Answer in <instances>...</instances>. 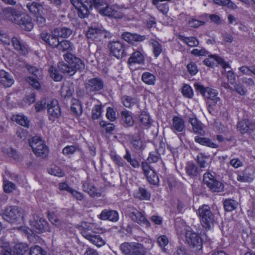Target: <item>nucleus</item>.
<instances>
[{
  "label": "nucleus",
  "instance_id": "obj_1",
  "mask_svg": "<svg viewBox=\"0 0 255 255\" xmlns=\"http://www.w3.org/2000/svg\"><path fill=\"white\" fill-rule=\"evenodd\" d=\"M93 226L92 224L81 223V227L83 228L81 234L94 245L97 247H101L106 244V241L102 237L96 234L103 232V229L101 228H93Z\"/></svg>",
  "mask_w": 255,
  "mask_h": 255
},
{
  "label": "nucleus",
  "instance_id": "obj_2",
  "mask_svg": "<svg viewBox=\"0 0 255 255\" xmlns=\"http://www.w3.org/2000/svg\"><path fill=\"white\" fill-rule=\"evenodd\" d=\"M64 58L67 63H59V70L70 76L73 75L76 71V65L79 62V59L71 53L65 54Z\"/></svg>",
  "mask_w": 255,
  "mask_h": 255
},
{
  "label": "nucleus",
  "instance_id": "obj_3",
  "mask_svg": "<svg viewBox=\"0 0 255 255\" xmlns=\"http://www.w3.org/2000/svg\"><path fill=\"white\" fill-rule=\"evenodd\" d=\"M31 229L26 227H20L18 228L21 232L28 235L30 232H35L38 233L48 231L49 227L47 222L42 218L36 217L34 220L30 221Z\"/></svg>",
  "mask_w": 255,
  "mask_h": 255
},
{
  "label": "nucleus",
  "instance_id": "obj_4",
  "mask_svg": "<svg viewBox=\"0 0 255 255\" xmlns=\"http://www.w3.org/2000/svg\"><path fill=\"white\" fill-rule=\"evenodd\" d=\"M3 218L11 223H20L23 220L22 213L16 206L6 207L2 213Z\"/></svg>",
  "mask_w": 255,
  "mask_h": 255
},
{
  "label": "nucleus",
  "instance_id": "obj_5",
  "mask_svg": "<svg viewBox=\"0 0 255 255\" xmlns=\"http://www.w3.org/2000/svg\"><path fill=\"white\" fill-rule=\"evenodd\" d=\"M198 214L203 226L209 229L214 224V216L210 208L207 205H204L198 210Z\"/></svg>",
  "mask_w": 255,
  "mask_h": 255
},
{
  "label": "nucleus",
  "instance_id": "obj_6",
  "mask_svg": "<svg viewBox=\"0 0 255 255\" xmlns=\"http://www.w3.org/2000/svg\"><path fill=\"white\" fill-rule=\"evenodd\" d=\"M34 154L37 156L45 157L48 150L42 139L38 136L32 137L29 141Z\"/></svg>",
  "mask_w": 255,
  "mask_h": 255
},
{
  "label": "nucleus",
  "instance_id": "obj_7",
  "mask_svg": "<svg viewBox=\"0 0 255 255\" xmlns=\"http://www.w3.org/2000/svg\"><path fill=\"white\" fill-rule=\"evenodd\" d=\"M88 38L92 39L95 42H101L104 39L111 37L109 32L105 30L102 26H93L89 28L86 33Z\"/></svg>",
  "mask_w": 255,
  "mask_h": 255
},
{
  "label": "nucleus",
  "instance_id": "obj_8",
  "mask_svg": "<svg viewBox=\"0 0 255 255\" xmlns=\"http://www.w3.org/2000/svg\"><path fill=\"white\" fill-rule=\"evenodd\" d=\"M120 250L125 255H140L144 250L143 246L137 243H124L121 245Z\"/></svg>",
  "mask_w": 255,
  "mask_h": 255
},
{
  "label": "nucleus",
  "instance_id": "obj_9",
  "mask_svg": "<svg viewBox=\"0 0 255 255\" xmlns=\"http://www.w3.org/2000/svg\"><path fill=\"white\" fill-rule=\"evenodd\" d=\"M195 89L199 92L205 98L212 101L214 104H218L220 103V98L218 96V92L210 88H205L199 83H195Z\"/></svg>",
  "mask_w": 255,
  "mask_h": 255
},
{
  "label": "nucleus",
  "instance_id": "obj_10",
  "mask_svg": "<svg viewBox=\"0 0 255 255\" xmlns=\"http://www.w3.org/2000/svg\"><path fill=\"white\" fill-rule=\"evenodd\" d=\"M203 182L213 192H219L223 189V184L216 180L214 177L210 173L204 174Z\"/></svg>",
  "mask_w": 255,
  "mask_h": 255
},
{
  "label": "nucleus",
  "instance_id": "obj_11",
  "mask_svg": "<svg viewBox=\"0 0 255 255\" xmlns=\"http://www.w3.org/2000/svg\"><path fill=\"white\" fill-rule=\"evenodd\" d=\"M186 241L192 248L200 250L202 248V241L200 236L195 232L187 231L186 232Z\"/></svg>",
  "mask_w": 255,
  "mask_h": 255
},
{
  "label": "nucleus",
  "instance_id": "obj_12",
  "mask_svg": "<svg viewBox=\"0 0 255 255\" xmlns=\"http://www.w3.org/2000/svg\"><path fill=\"white\" fill-rule=\"evenodd\" d=\"M47 108L50 120L54 121L60 116V110L57 100L53 99L48 102Z\"/></svg>",
  "mask_w": 255,
  "mask_h": 255
},
{
  "label": "nucleus",
  "instance_id": "obj_13",
  "mask_svg": "<svg viewBox=\"0 0 255 255\" xmlns=\"http://www.w3.org/2000/svg\"><path fill=\"white\" fill-rule=\"evenodd\" d=\"M111 53L117 58L125 56V50L123 44L119 41H111L108 44Z\"/></svg>",
  "mask_w": 255,
  "mask_h": 255
},
{
  "label": "nucleus",
  "instance_id": "obj_14",
  "mask_svg": "<svg viewBox=\"0 0 255 255\" xmlns=\"http://www.w3.org/2000/svg\"><path fill=\"white\" fill-rule=\"evenodd\" d=\"M15 24L20 25L21 29L26 31H30L33 27L31 18L28 15L25 14H20L18 16Z\"/></svg>",
  "mask_w": 255,
  "mask_h": 255
},
{
  "label": "nucleus",
  "instance_id": "obj_15",
  "mask_svg": "<svg viewBox=\"0 0 255 255\" xmlns=\"http://www.w3.org/2000/svg\"><path fill=\"white\" fill-rule=\"evenodd\" d=\"M99 13L105 16H107L114 18H122L123 13L119 10L113 9L112 7L106 5V7L99 8Z\"/></svg>",
  "mask_w": 255,
  "mask_h": 255
},
{
  "label": "nucleus",
  "instance_id": "obj_16",
  "mask_svg": "<svg viewBox=\"0 0 255 255\" xmlns=\"http://www.w3.org/2000/svg\"><path fill=\"white\" fill-rule=\"evenodd\" d=\"M129 216L131 219L138 223V224L144 226L145 227L150 226V223L145 218L144 216L138 211L132 212L129 214Z\"/></svg>",
  "mask_w": 255,
  "mask_h": 255
},
{
  "label": "nucleus",
  "instance_id": "obj_17",
  "mask_svg": "<svg viewBox=\"0 0 255 255\" xmlns=\"http://www.w3.org/2000/svg\"><path fill=\"white\" fill-rule=\"evenodd\" d=\"M103 82L98 78H95L89 80L86 84L87 90L89 91H97L103 89Z\"/></svg>",
  "mask_w": 255,
  "mask_h": 255
},
{
  "label": "nucleus",
  "instance_id": "obj_18",
  "mask_svg": "<svg viewBox=\"0 0 255 255\" xmlns=\"http://www.w3.org/2000/svg\"><path fill=\"white\" fill-rule=\"evenodd\" d=\"M203 62L206 66L209 67L214 66L216 63L220 64L222 68L228 66V63L225 62L223 59L216 55L209 56L208 58L205 59Z\"/></svg>",
  "mask_w": 255,
  "mask_h": 255
},
{
  "label": "nucleus",
  "instance_id": "obj_19",
  "mask_svg": "<svg viewBox=\"0 0 255 255\" xmlns=\"http://www.w3.org/2000/svg\"><path fill=\"white\" fill-rule=\"evenodd\" d=\"M99 218L101 220H108L112 222H117L119 219V214L116 211L104 210L99 215Z\"/></svg>",
  "mask_w": 255,
  "mask_h": 255
},
{
  "label": "nucleus",
  "instance_id": "obj_20",
  "mask_svg": "<svg viewBox=\"0 0 255 255\" xmlns=\"http://www.w3.org/2000/svg\"><path fill=\"white\" fill-rule=\"evenodd\" d=\"M14 82L12 76L3 70H0V83L5 87H11Z\"/></svg>",
  "mask_w": 255,
  "mask_h": 255
},
{
  "label": "nucleus",
  "instance_id": "obj_21",
  "mask_svg": "<svg viewBox=\"0 0 255 255\" xmlns=\"http://www.w3.org/2000/svg\"><path fill=\"white\" fill-rule=\"evenodd\" d=\"M237 127L242 133H251L255 128V125L248 120H244L239 122Z\"/></svg>",
  "mask_w": 255,
  "mask_h": 255
},
{
  "label": "nucleus",
  "instance_id": "obj_22",
  "mask_svg": "<svg viewBox=\"0 0 255 255\" xmlns=\"http://www.w3.org/2000/svg\"><path fill=\"white\" fill-rule=\"evenodd\" d=\"M122 38L129 43H133L134 42H141L143 41L145 39V36L125 32L123 33Z\"/></svg>",
  "mask_w": 255,
  "mask_h": 255
},
{
  "label": "nucleus",
  "instance_id": "obj_23",
  "mask_svg": "<svg viewBox=\"0 0 255 255\" xmlns=\"http://www.w3.org/2000/svg\"><path fill=\"white\" fill-rule=\"evenodd\" d=\"M41 39L49 45L55 47L58 42V38L56 35H54V31H51V33L43 32L41 34Z\"/></svg>",
  "mask_w": 255,
  "mask_h": 255
},
{
  "label": "nucleus",
  "instance_id": "obj_24",
  "mask_svg": "<svg viewBox=\"0 0 255 255\" xmlns=\"http://www.w3.org/2000/svg\"><path fill=\"white\" fill-rule=\"evenodd\" d=\"M82 187L83 190L92 197H99L102 195V193L100 190L97 189L94 185L90 184L89 182H84L83 184Z\"/></svg>",
  "mask_w": 255,
  "mask_h": 255
},
{
  "label": "nucleus",
  "instance_id": "obj_25",
  "mask_svg": "<svg viewBox=\"0 0 255 255\" xmlns=\"http://www.w3.org/2000/svg\"><path fill=\"white\" fill-rule=\"evenodd\" d=\"M185 128V123L183 119L175 117L172 119V124L171 129L174 132H181Z\"/></svg>",
  "mask_w": 255,
  "mask_h": 255
},
{
  "label": "nucleus",
  "instance_id": "obj_26",
  "mask_svg": "<svg viewBox=\"0 0 255 255\" xmlns=\"http://www.w3.org/2000/svg\"><path fill=\"white\" fill-rule=\"evenodd\" d=\"M4 14L6 18L14 23H16L18 16L20 15L15 9L11 7L6 8L4 10Z\"/></svg>",
  "mask_w": 255,
  "mask_h": 255
},
{
  "label": "nucleus",
  "instance_id": "obj_27",
  "mask_svg": "<svg viewBox=\"0 0 255 255\" xmlns=\"http://www.w3.org/2000/svg\"><path fill=\"white\" fill-rule=\"evenodd\" d=\"M26 7L29 11L35 14H40L43 9L42 6L36 2H28L26 4Z\"/></svg>",
  "mask_w": 255,
  "mask_h": 255
},
{
  "label": "nucleus",
  "instance_id": "obj_28",
  "mask_svg": "<svg viewBox=\"0 0 255 255\" xmlns=\"http://www.w3.org/2000/svg\"><path fill=\"white\" fill-rule=\"evenodd\" d=\"M92 5L91 0H81V18L88 15Z\"/></svg>",
  "mask_w": 255,
  "mask_h": 255
},
{
  "label": "nucleus",
  "instance_id": "obj_29",
  "mask_svg": "<svg viewBox=\"0 0 255 255\" xmlns=\"http://www.w3.org/2000/svg\"><path fill=\"white\" fill-rule=\"evenodd\" d=\"M73 91V86L71 84L66 82L63 84L61 88V94L65 98H68L72 95Z\"/></svg>",
  "mask_w": 255,
  "mask_h": 255
},
{
  "label": "nucleus",
  "instance_id": "obj_30",
  "mask_svg": "<svg viewBox=\"0 0 255 255\" xmlns=\"http://www.w3.org/2000/svg\"><path fill=\"white\" fill-rule=\"evenodd\" d=\"M53 31L54 32V35H56L57 38L59 37L66 38L72 34V30L66 27L56 28Z\"/></svg>",
  "mask_w": 255,
  "mask_h": 255
},
{
  "label": "nucleus",
  "instance_id": "obj_31",
  "mask_svg": "<svg viewBox=\"0 0 255 255\" xmlns=\"http://www.w3.org/2000/svg\"><path fill=\"white\" fill-rule=\"evenodd\" d=\"M134 197L139 200H149L150 198V193L143 188L140 187L138 190L135 192Z\"/></svg>",
  "mask_w": 255,
  "mask_h": 255
},
{
  "label": "nucleus",
  "instance_id": "obj_32",
  "mask_svg": "<svg viewBox=\"0 0 255 255\" xmlns=\"http://www.w3.org/2000/svg\"><path fill=\"white\" fill-rule=\"evenodd\" d=\"M131 143L136 150H142L145 147V142L139 137L132 135Z\"/></svg>",
  "mask_w": 255,
  "mask_h": 255
},
{
  "label": "nucleus",
  "instance_id": "obj_33",
  "mask_svg": "<svg viewBox=\"0 0 255 255\" xmlns=\"http://www.w3.org/2000/svg\"><path fill=\"white\" fill-rule=\"evenodd\" d=\"M0 248L2 249L0 255H12L11 250L9 247V243L5 239H0Z\"/></svg>",
  "mask_w": 255,
  "mask_h": 255
},
{
  "label": "nucleus",
  "instance_id": "obj_34",
  "mask_svg": "<svg viewBox=\"0 0 255 255\" xmlns=\"http://www.w3.org/2000/svg\"><path fill=\"white\" fill-rule=\"evenodd\" d=\"M11 120L23 127H27L29 125V121L27 118L23 115H13L11 117Z\"/></svg>",
  "mask_w": 255,
  "mask_h": 255
},
{
  "label": "nucleus",
  "instance_id": "obj_35",
  "mask_svg": "<svg viewBox=\"0 0 255 255\" xmlns=\"http://www.w3.org/2000/svg\"><path fill=\"white\" fill-rule=\"evenodd\" d=\"M143 56L141 53L139 51H135L129 58L128 62L129 64L136 63L140 64L143 62Z\"/></svg>",
  "mask_w": 255,
  "mask_h": 255
},
{
  "label": "nucleus",
  "instance_id": "obj_36",
  "mask_svg": "<svg viewBox=\"0 0 255 255\" xmlns=\"http://www.w3.org/2000/svg\"><path fill=\"white\" fill-rule=\"evenodd\" d=\"M187 174L191 177L196 176L198 174V170L196 165L192 162H188L186 166Z\"/></svg>",
  "mask_w": 255,
  "mask_h": 255
},
{
  "label": "nucleus",
  "instance_id": "obj_37",
  "mask_svg": "<svg viewBox=\"0 0 255 255\" xmlns=\"http://www.w3.org/2000/svg\"><path fill=\"white\" fill-rule=\"evenodd\" d=\"M196 142L204 145H206L212 148H217L218 145L212 142L209 138L196 136L195 138Z\"/></svg>",
  "mask_w": 255,
  "mask_h": 255
},
{
  "label": "nucleus",
  "instance_id": "obj_38",
  "mask_svg": "<svg viewBox=\"0 0 255 255\" xmlns=\"http://www.w3.org/2000/svg\"><path fill=\"white\" fill-rule=\"evenodd\" d=\"M12 45L14 48L21 52L22 54H25L26 49L25 46L16 37H13L11 39Z\"/></svg>",
  "mask_w": 255,
  "mask_h": 255
},
{
  "label": "nucleus",
  "instance_id": "obj_39",
  "mask_svg": "<svg viewBox=\"0 0 255 255\" xmlns=\"http://www.w3.org/2000/svg\"><path fill=\"white\" fill-rule=\"evenodd\" d=\"M189 122L192 126L193 130L194 132L201 133L202 131V128L201 124L198 121L197 119L195 118H190L189 120Z\"/></svg>",
  "mask_w": 255,
  "mask_h": 255
},
{
  "label": "nucleus",
  "instance_id": "obj_40",
  "mask_svg": "<svg viewBox=\"0 0 255 255\" xmlns=\"http://www.w3.org/2000/svg\"><path fill=\"white\" fill-rule=\"evenodd\" d=\"M142 80L145 84L153 85L155 84V77L154 75L149 72H144L142 75Z\"/></svg>",
  "mask_w": 255,
  "mask_h": 255
},
{
  "label": "nucleus",
  "instance_id": "obj_41",
  "mask_svg": "<svg viewBox=\"0 0 255 255\" xmlns=\"http://www.w3.org/2000/svg\"><path fill=\"white\" fill-rule=\"evenodd\" d=\"M122 119L126 126H131L133 124V120L131 115L127 111L122 112Z\"/></svg>",
  "mask_w": 255,
  "mask_h": 255
},
{
  "label": "nucleus",
  "instance_id": "obj_42",
  "mask_svg": "<svg viewBox=\"0 0 255 255\" xmlns=\"http://www.w3.org/2000/svg\"><path fill=\"white\" fill-rule=\"evenodd\" d=\"M124 158L128 161L133 168H138L140 166L139 162L135 158H132L130 152L126 149V153Z\"/></svg>",
  "mask_w": 255,
  "mask_h": 255
},
{
  "label": "nucleus",
  "instance_id": "obj_43",
  "mask_svg": "<svg viewBox=\"0 0 255 255\" xmlns=\"http://www.w3.org/2000/svg\"><path fill=\"white\" fill-rule=\"evenodd\" d=\"M180 39L190 47L197 46L199 44L198 40L194 37H186L180 36Z\"/></svg>",
  "mask_w": 255,
  "mask_h": 255
},
{
  "label": "nucleus",
  "instance_id": "obj_44",
  "mask_svg": "<svg viewBox=\"0 0 255 255\" xmlns=\"http://www.w3.org/2000/svg\"><path fill=\"white\" fill-rule=\"evenodd\" d=\"M59 188L60 190H65L70 193L72 195L75 197L77 199L78 198L80 193L77 191L71 189L69 186L65 183H60L59 184Z\"/></svg>",
  "mask_w": 255,
  "mask_h": 255
},
{
  "label": "nucleus",
  "instance_id": "obj_45",
  "mask_svg": "<svg viewBox=\"0 0 255 255\" xmlns=\"http://www.w3.org/2000/svg\"><path fill=\"white\" fill-rule=\"evenodd\" d=\"M238 203L234 200L226 199L224 201V205L227 211H232L237 208Z\"/></svg>",
  "mask_w": 255,
  "mask_h": 255
},
{
  "label": "nucleus",
  "instance_id": "obj_46",
  "mask_svg": "<svg viewBox=\"0 0 255 255\" xmlns=\"http://www.w3.org/2000/svg\"><path fill=\"white\" fill-rule=\"evenodd\" d=\"M55 47H56L59 50L65 51L70 49L71 47V45L70 42L68 40H62L61 42H59L58 40Z\"/></svg>",
  "mask_w": 255,
  "mask_h": 255
},
{
  "label": "nucleus",
  "instance_id": "obj_47",
  "mask_svg": "<svg viewBox=\"0 0 255 255\" xmlns=\"http://www.w3.org/2000/svg\"><path fill=\"white\" fill-rule=\"evenodd\" d=\"M48 172L50 174L59 177H62L64 175L63 171L59 167L55 165L50 167L48 170Z\"/></svg>",
  "mask_w": 255,
  "mask_h": 255
},
{
  "label": "nucleus",
  "instance_id": "obj_48",
  "mask_svg": "<svg viewBox=\"0 0 255 255\" xmlns=\"http://www.w3.org/2000/svg\"><path fill=\"white\" fill-rule=\"evenodd\" d=\"M237 179L242 182H251L253 178L251 174L243 172L238 175Z\"/></svg>",
  "mask_w": 255,
  "mask_h": 255
},
{
  "label": "nucleus",
  "instance_id": "obj_49",
  "mask_svg": "<svg viewBox=\"0 0 255 255\" xmlns=\"http://www.w3.org/2000/svg\"><path fill=\"white\" fill-rule=\"evenodd\" d=\"M146 177L148 181L151 184L156 185L158 183V177L153 170H150Z\"/></svg>",
  "mask_w": 255,
  "mask_h": 255
},
{
  "label": "nucleus",
  "instance_id": "obj_50",
  "mask_svg": "<svg viewBox=\"0 0 255 255\" xmlns=\"http://www.w3.org/2000/svg\"><path fill=\"white\" fill-rule=\"evenodd\" d=\"M30 255H46V252L38 246H35L30 249Z\"/></svg>",
  "mask_w": 255,
  "mask_h": 255
},
{
  "label": "nucleus",
  "instance_id": "obj_51",
  "mask_svg": "<svg viewBox=\"0 0 255 255\" xmlns=\"http://www.w3.org/2000/svg\"><path fill=\"white\" fill-rule=\"evenodd\" d=\"M79 148L78 146H75L74 145H68L65 147L63 149V153L66 155L70 156L72 154H73L75 151H78Z\"/></svg>",
  "mask_w": 255,
  "mask_h": 255
},
{
  "label": "nucleus",
  "instance_id": "obj_52",
  "mask_svg": "<svg viewBox=\"0 0 255 255\" xmlns=\"http://www.w3.org/2000/svg\"><path fill=\"white\" fill-rule=\"evenodd\" d=\"M141 123L145 127H148L150 124L149 115L145 112H142L139 116Z\"/></svg>",
  "mask_w": 255,
  "mask_h": 255
},
{
  "label": "nucleus",
  "instance_id": "obj_53",
  "mask_svg": "<svg viewBox=\"0 0 255 255\" xmlns=\"http://www.w3.org/2000/svg\"><path fill=\"white\" fill-rule=\"evenodd\" d=\"M51 77L55 81H60L62 78V76L53 67H51L49 70Z\"/></svg>",
  "mask_w": 255,
  "mask_h": 255
},
{
  "label": "nucleus",
  "instance_id": "obj_54",
  "mask_svg": "<svg viewBox=\"0 0 255 255\" xmlns=\"http://www.w3.org/2000/svg\"><path fill=\"white\" fill-rule=\"evenodd\" d=\"M102 113L101 105H95L92 111V118L93 119H98L101 116Z\"/></svg>",
  "mask_w": 255,
  "mask_h": 255
},
{
  "label": "nucleus",
  "instance_id": "obj_55",
  "mask_svg": "<svg viewBox=\"0 0 255 255\" xmlns=\"http://www.w3.org/2000/svg\"><path fill=\"white\" fill-rule=\"evenodd\" d=\"M153 48V52L154 56L157 57L162 52V48L160 43L156 41H153L151 42Z\"/></svg>",
  "mask_w": 255,
  "mask_h": 255
},
{
  "label": "nucleus",
  "instance_id": "obj_56",
  "mask_svg": "<svg viewBox=\"0 0 255 255\" xmlns=\"http://www.w3.org/2000/svg\"><path fill=\"white\" fill-rule=\"evenodd\" d=\"M27 69L30 73L39 78L42 75V70L32 66H27Z\"/></svg>",
  "mask_w": 255,
  "mask_h": 255
},
{
  "label": "nucleus",
  "instance_id": "obj_57",
  "mask_svg": "<svg viewBox=\"0 0 255 255\" xmlns=\"http://www.w3.org/2000/svg\"><path fill=\"white\" fill-rule=\"evenodd\" d=\"M14 248L16 254L20 253V252L23 253L28 251L27 245L22 243L16 244Z\"/></svg>",
  "mask_w": 255,
  "mask_h": 255
},
{
  "label": "nucleus",
  "instance_id": "obj_58",
  "mask_svg": "<svg viewBox=\"0 0 255 255\" xmlns=\"http://www.w3.org/2000/svg\"><path fill=\"white\" fill-rule=\"evenodd\" d=\"M136 99L130 97H124L123 98V105L127 108H130L136 103Z\"/></svg>",
  "mask_w": 255,
  "mask_h": 255
},
{
  "label": "nucleus",
  "instance_id": "obj_59",
  "mask_svg": "<svg viewBox=\"0 0 255 255\" xmlns=\"http://www.w3.org/2000/svg\"><path fill=\"white\" fill-rule=\"evenodd\" d=\"M48 218L51 223L57 227H61L62 226V223L59 220L57 216L52 213H49Z\"/></svg>",
  "mask_w": 255,
  "mask_h": 255
},
{
  "label": "nucleus",
  "instance_id": "obj_60",
  "mask_svg": "<svg viewBox=\"0 0 255 255\" xmlns=\"http://www.w3.org/2000/svg\"><path fill=\"white\" fill-rule=\"evenodd\" d=\"M223 69H225L226 71V69H229V70L227 71V78L229 81L231 83H234L235 80V75L234 73L232 70V69L231 67L230 66L229 64H228V66H227L225 68H222Z\"/></svg>",
  "mask_w": 255,
  "mask_h": 255
},
{
  "label": "nucleus",
  "instance_id": "obj_61",
  "mask_svg": "<svg viewBox=\"0 0 255 255\" xmlns=\"http://www.w3.org/2000/svg\"><path fill=\"white\" fill-rule=\"evenodd\" d=\"M182 93L183 95L189 98H192L193 93L191 87L186 85L182 88Z\"/></svg>",
  "mask_w": 255,
  "mask_h": 255
},
{
  "label": "nucleus",
  "instance_id": "obj_62",
  "mask_svg": "<svg viewBox=\"0 0 255 255\" xmlns=\"http://www.w3.org/2000/svg\"><path fill=\"white\" fill-rule=\"evenodd\" d=\"M187 69L191 75H195L198 72L197 67L196 64L193 62H191L187 65Z\"/></svg>",
  "mask_w": 255,
  "mask_h": 255
},
{
  "label": "nucleus",
  "instance_id": "obj_63",
  "mask_svg": "<svg viewBox=\"0 0 255 255\" xmlns=\"http://www.w3.org/2000/svg\"><path fill=\"white\" fill-rule=\"evenodd\" d=\"M159 159V155L157 152L150 153L147 161L149 163H154L158 161Z\"/></svg>",
  "mask_w": 255,
  "mask_h": 255
},
{
  "label": "nucleus",
  "instance_id": "obj_64",
  "mask_svg": "<svg viewBox=\"0 0 255 255\" xmlns=\"http://www.w3.org/2000/svg\"><path fill=\"white\" fill-rule=\"evenodd\" d=\"M157 242L161 248H164L168 244V239L165 236H161L157 239Z\"/></svg>",
  "mask_w": 255,
  "mask_h": 255
}]
</instances>
